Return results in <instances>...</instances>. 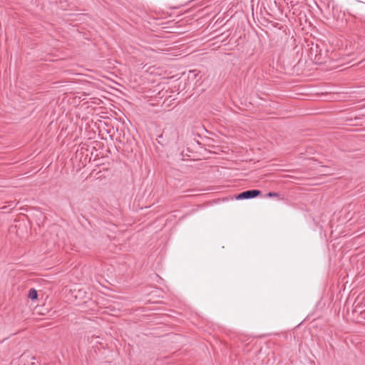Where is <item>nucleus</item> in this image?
I'll return each instance as SVG.
<instances>
[{
  "instance_id": "f257e3e1",
  "label": "nucleus",
  "mask_w": 365,
  "mask_h": 365,
  "mask_svg": "<svg viewBox=\"0 0 365 365\" xmlns=\"http://www.w3.org/2000/svg\"><path fill=\"white\" fill-rule=\"evenodd\" d=\"M261 192L258 190H247L245 192H241L239 194L237 197V199L242 200V199H249V198H253L258 195H259Z\"/></svg>"
},
{
  "instance_id": "7ed1b4c3",
  "label": "nucleus",
  "mask_w": 365,
  "mask_h": 365,
  "mask_svg": "<svg viewBox=\"0 0 365 365\" xmlns=\"http://www.w3.org/2000/svg\"><path fill=\"white\" fill-rule=\"evenodd\" d=\"M267 195L269 197H279V194L277 192H268Z\"/></svg>"
},
{
  "instance_id": "f03ea898",
  "label": "nucleus",
  "mask_w": 365,
  "mask_h": 365,
  "mask_svg": "<svg viewBox=\"0 0 365 365\" xmlns=\"http://www.w3.org/2000/svg\"><path fill=\"white\" fill-rule=\"evenodd\" d=\"M29 297L32 300L36 299L38 297L37 292L34 289H31L29 292Z\"/></svg>"
}]
</instances>
